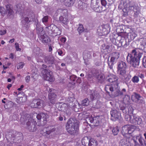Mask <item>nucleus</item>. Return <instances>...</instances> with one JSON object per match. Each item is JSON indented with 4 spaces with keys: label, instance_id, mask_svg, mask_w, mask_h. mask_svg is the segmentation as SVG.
I'll return each mask as SVG.
<instances>
[{
    "label": "nucleus",
    "instance_id": "obj_2",
    "mask_svg": "<svg viewBox=\"0 0 146 146\" xmlns=\"http://www.w3.org/2000/svg\"><path fill=\"white\" fill-rule=\"evenodd\" d=\"M66 129L67 132L70 134H75L78 131V123L77 121L73 118L70 119L66 125Z\"/></svg>",
    "mask_w": 146,
    "mask_h": 146
},
{
    "label": "nucleus",
    "instance_id": "obj_14",
    "mask_svg": "<svg viewBox=\"0 0 146 146\" xmlns=\"http://www.w3.org/2000/svg\"><path fill=\"white\" fill-rule=\"evenodd\" d=\"M111 119L115 121L119 119L121 116L120 114L116 110H112L110 111Z\"/></svg>",
    "mask_w": 146,
    "mask_h": 146
},
{
    "label": "nucleus",
    "instance_id": "obj_48",
    "mask_svg": "<svg viewBox=\"0 0 146 146\" xmlns=\"http://www.w3.org/2000/svg\"><path fill=\"white\" fill-rule=\"evenodd\" d=\"M48 16H45L42 19V21L43 23H45L48 21Z\"/></svg>",
    "mask_w": 146,
    "mask_h": 146
},
{
    "label": "nucleus",
    "instance_id": "obj_29",
    "mask_svg": "<svg viewBox=\"0 0 146 146\" xmlns=\"http://www.w3.org/2000/svg\"><path fill=\"white\" fill-rule=\"evenodd\" d=\"M138 141L140 146H146V142L144 139L141 136L140 137H138Z\"/></svg>",
    "mask_w": 146,
    "mask_h": 146
},
{
    "label": "nucleus",
    "instance_id": "obj_16",
    "mask_svg": "<svg viewBox=\"0 0 146 146\" xmlns=\"http://www.w3.org/2000/svg\"><path fill=\"white\" fill-rule=\"evenodd\" d=\"M142 119L139 116H133V120L131 121V123L135 124L140 125L142 123Z\"/></svg>",
    "mask_w": 146,
    "mask_h": 146
},
{
    "label": "nucleus",
    "instance_id": "obj_52",
    "mask_svg": "<svg viewBox=\"0 0 146 146\" xmlns=\"http://www.w3.org/2000/svg\"><path fill=\"white\" fill-rule=\"evenodd\" d=\"M35 24L36 27V29H38V28L42 27L40 23L38 21H35Z\"/></svg>",
    "mask_w": 146,
    "mask_h": 146
},
{
    "label": "nucleus",
    "instance_id": "obj_62",
    "mask_svg": "<svg viewBox=\"0 0 146 146\" xmlns=\"http://www.w3.org/2000/svg\"><path fill=\"white\" fill-rule=\"evenodd\" d=\"M30 77L29 76H27L25 78V80L26 82H28L30 80Z\"/></svg>",
    "mask_w": 146,
    "mask_h": 146
},
{
    "label": "nucleus",
    "instance_id": "obj_42",
    "mask_svg": "<svg viewBox=\"0 0 146 146\" xmlns=\"http://www.w3.org/2000/svg\"><path fill=\"white\" fill-rule=\"evenodd\" d=\"M119 131V129L118 127H116L113 128L112 132L114 135H116Z\"/></svg>",
    "mask_w": 146,
    "mask_h": 146
},
{
    "label": "nucleus",
    "instance_id": "obj_1",
    "mask_svg": "<svg viewBox=\"0 0 146 146\" xmlns=\"http://www.w3.org/2000/svg\"><path fill=\"white\" fill-rule=\"evenodd\" d=\"M142 54L137 51L136 49L133 50L131 54H129L127 56V60L129 62L132 66L134 68L137 67L139 64V60Z\"/></svg>",
    "mask_w": 146,
    "mask_h": 146
},
{
    "label": "nucleus",
    "instance_id": "obj_8",
    "mask_svg": "<svg viewBox=\"0 0 146 146\" xmlns=\"http://www.w3.org/2000/svg\"><path fill=\"white\" fill-rule=\"evenodd\" d=\"M118 36L115 38H114V35H113V38L111 39L112 42L114 44L117 45L119 42L121 44V46H125L126 44V41L124 37H122L120 34L117 35Z\"/></svg>",
    "mask_w": 146,
    "mask_h": 146
},
{
    "label": "nucleus",
    "instance_id": "obj_44",
    "mask_svg": "<svg viewBox=\"0 0 146 146\" xmlns=\"http://www.w3.org/2000/svg\"><path fill=\"white\" fill-rule=\"evenodd\" d=\"M77 30L80 34L82 33L84 30L83 25L80 24Z\"/></svg>",
    "mask_w": 146,
    "mask_h": 146
},
{
    "label": "nucleus",
    "instance_id": "obj_12",
    "mask_svg": "<svg viewBox=\"0 0 146 146\" xmlns=\"http://www.w3.org/2000/svg\"><path fill=\"white\" fill-rule=\"evenodd\" d=\"M43 101L42 100H35L33 101L31 104V106L32 108H38L43 106Z\"/></svg>",
    "mask_w": 146,
    "mask_h": 146
},
{
    "label": "nucleus",
    "instance_id": "obj_17",
    "mask_svg": "<svg viewBox=\"0 0 146 146\" xmlns=\"http://www.w3.org/2000/svg\"><path fill=\"white\" fill-rule=\"evenodd\" d=\"M6 15L7 17L13 15L14 12L13 8L10 4H7L6 6Z\"/></svg>",
    "mask_w": 146,
    "mask_h": 146
},
{
    "label": "nucleus",
    "instance_id": "obj_64",
    "mask_svg": "<svg viewBox=\"0 0 146 146\" xmlns=\"http://www.w3.org/2000/svg\"><path fill=\"white\" fill-rule=\"evenodd\" d=\"M58 54L59 55L61 56H62V54H63V52H62V51L61 50L59 49L58 50Z\"/></svg>",
    "mask_w": 146,
    "mask_h": 146
},
{
    "label": "nucleus",
    "instance_id": "obj_10",
    "mask_svg": "<svg viewBox=\"0 0 146 146\" xmlns=\"http://www.w3.org/2000/svg\"><path fill=\"white\" fill-rule=\"evenodd\" d=\"M56 129L53 126H48L47 127L44 128L41 131V133L44 136H47L54 132Z\"/></svg>",
    "mask_w": 146,
    "mask_h": 146
},
{
    "label": "nucleus",
    "instance_id": "obj_20",
    "mask_svg": "<svg viewBox=\"0 0 146 146\" xmlns=\"http://www.w3.org/2000/svg\"><path fill=\"white\" fill-rule=\"evenodd\" d=\"M39 38L42 42L44 44H47L50 41V40L49 37L45 34L41 36Z\"/></svg>",
    "mask_w": 146,
    "mask_h": 146
},
{
    "label": "nucleus",
    "instance_id": "obj_13",
    "mask_svg": "<svg viewBox=\"0 0 146 146\" xmlns=\"http://www.w3.org/2000/svg\"><path fill=\"white\" fill-rule=\"evenodd\" d=\"M99 117L97 116L92 117V116L86 118V121H89L91 123L93 124V125L96 126H98L99 123Z\"/></svg>",
    "mask_w": 146,
    "mask_h": 146
},
{
    "label": "nucleus",
    "instance_id": "obj_53",
    "mask_svg": "<svg viewBox=\"0 0 146 146\" xmlns=\"http://www.w3.org/2000/svg\"><path fill=\"white\" fill-rule=\"evenodd\" d=\"M137 7L135 6H129V8L130 10H133L134 11V10H137Z\"/></svg>",
    "mask_w": 146,
    "mask_h": 146
},
{
    "label": "nucleus",
    "instance_id": "obj_11",
    "mask_svg": "<svg viewBox=\"0 0 146 146\" xmlns=\"http://www.w3.org/2000/svg\"><path fill=\"white\" fill-rule=\"evenodd\" d=\"M120 54L118 52H114L112 53V56L111 58V61L108 62L109 68L110 69L113 68V62L117 60L120 56Z\"/></svg>",
    "mask_w": 146,
    "mask_h": 146
},
{
    "label": "nucleus",
    "instance_id": "obj_51",
    "mask_svg": "<svg viewBox=\"0 0 146 146\" xmlns=\"http://www.w3.org/2000/svg\"><path fill=\"white\" fill-rule=\"evenodd\" d=\"M120 96L121 95H124L125 96L127 94V92L125 88L122 89L121 91H120Z\"/></svg>",
    "mask_w": 146,
    "mask_h": 146
},
{
    "label": "nucleus",
    "instance_id": "obj_46",
    "mask_svg": "<svg viewBox=\"0 0 146 146\" xmlns=\"http://www.w3.org/2000/svg\"><path fill=\"white\" fill-rule=\"evenodd\" d=\"M68 105L65 104H62L61 106V110L63 111H66L68 109Z\"/></svg>",
    "mask_w": 146,
    "mask_h": 146
},
{
    "label": "nucleus",
    "instance_id": "obj_27",
    "mask_svg": "<svg viewBox=\"0 0 146 146\" xmlns=\"http://www.w3.org/2000/svg\"><path fill=\"white\" fill-rule=\"evenodd\" d=\"M98 143L97 141L94 138H91L88 143L89 146H97Z\"/></svg>",
    "mask_w": 146,
    "mask_h": 146
},
{
    "label": "nucleus",
    "instance_id": "obj_50",
    "mask_svg": "<svg viewBox=\"0 0 146 146\" xmlns=\"http://www.w3.org/2000/svg\"><path fill=\"white\" fill-rule=\"evenodd\" d=\"M138 8H137V10H134V16L136 17H138V15L139 13V10H137Z\"/></svg>",
    "mask_w": 146,
    "mask_h": 146
},
{
    "label": "nucleus",
    "instance_id": "obj_28",
    "mask_svg": "<svg viewBox=\"0 0 146 146\" xmlns=\"http://www.w3.org/2000/svg\"><path fill=\"white\" fill-rule=\"evenodd\" d=\"M127 67L126 63L122 61L118 63V69H126Z\"/></svg>",
    "mask_w": 146,
    "mask_h": 146
},
{
    "label": "nucleus",
    "instance_id": "obj_25",
    "mask_svg": "<svg viewBox=\"0 0 146 146\" xmlns=\"http://www.w3.org/2000/svg\"><path fill=\"white\" fill-rule=\"evenodd\" d=\"M109 48L110 46L108 45H103L101 48V51L102 53L105 54H107L110 52Z\"/></svg>",
    "mask_w": 146,
    "mask_h": 146
},
{
    "label": "nucleus",
    "instance_id": "obj_59",
    "mask_svg": "<svg viewBox=\"0 0 146 146\" xmlns=\"http://www.w3.org/2000/svg\"><path fill=\"white\" fill-rule=\"evenodd\" d=\"M39 48L38 47H35L33 49V52L36 54H38L39 52Z\"/></svg>",
    "mask_w": 146,
    "mask_h": 146
},
{
    "label": "nucleus",
    "instance_id": "obj_9",
    "mask_svg": "<svg viewBox=\"0 0 146 146\" xmlns=\"http://www.w3.org/2000/svg\"><path fill=\"white\" fill-rule=\"evenodd\" d=\"M25 128L30 132L35 131L36 129V122L31 118L29 119L26 123Z\"/></svg>",
    "mask_w": 146,
    "mask_h": 146
},
{
    "label": "nucleus",
    "instance_id": "obj_40",
    "mask_svg": "<svg viewBox=\"0 0 146 146\" xmlns=\"http://www.w3.org/2000/svg\"><path fill=\"white\" fill-rule=\"evenodd\" d=\"M64 3L65 5L68 7L71 6L74 3L71 2V0H64Z\"/></svg>",
    "mask_w": 146,
    "mask_h": 146
},
{
    "label": "nucleus",
    "instance_id": "obj_23",
    "mask_svg": "<svg viewBox=\"0 0 146 146\" xmlns=\"http://www.w3.org/2000/svg\"><path fill=\"white\" fill-rule=\"evenodd\" d=\"M92 54V52L88 51H85L83 52V58L85 62H86V61L91 58Z\"/></svg>",
    "mask_w": 146,
    "mask_h": 146
},
{
    "label": "nucleus",
    "instance_id": "obj_32",
    "mask_svg": "<svg viewBox=\"0 0 146 146\" xmlns=\"http://www.w3.org/2000/svg\"><path fill=\"white\" fill-rule=\"evenodd\" d=\"M141 135H137L133 137V140L135 143V146H139V144L137 141H138V137L139 138L141 136Z\"/></svg>",
    "mask_w": 146,
    "mask_h": 146
},
{
    "label": "nucleus",
    "instance_id": "obj_43",
    "mask_svg": "<svg viewBox=\"0 0 146 146\" xmlns=\"http://www.w3.org/2000/svg\"><path fill=\"white\" fill-rule=\"evenodd\" d=\"M131 80L134 83H137L139 81L138 77L136 76L132 78Z\"/></svg>",
    "mask_w": 146,
    "mask_h": 146
},
{
    "label": "nucleus",
    "instance_id": "obj_63",
    "mask_svg": "<svg viewBox=\"0 0 146 146\" xmlns=\"http://www.w3.org/2000/svg\"><path fill=\"white\" fill-rule=\"evenodd\" d=\"M36 118L38 120L42 118L41 113L40 114H38L37 115Z\"/></svg>",
    "mask_w": 146,
    "mask_h": 146
},
{
    "label": "nucleus",
    "instance_id": "obj_19",
    "mask_svg": "<svg viewBox=\"0 0 146 146\" xmlns=\"http://www.w3.org/2000/svg\"><path fill=\"white\" fill-rule=\"evenodd\" d=\"M118 79V77L115 75L111 74L108 76V82H114V85L118 84L117 81Z\"/></svg>",
    "mask_w": 146,
    "mask_h": 146
},
{
    "label": "nucleus",
    "instance_id": "obj_30",
    "mask_svg": "<svg viewBox=\"0 0 146 146\" xmlns=\"http://www.w3.org/2000/svg\"><path fill=\"white\" fill-rule=\"evenodd\" d=\"M90 139L89 140L88 138L87 137H84L82 140V144L85 146H87L88 145V143L89 142Z\"/></svg>",
    "mask_w": 146,
    "mask_h": 146
},
{
    "label": "nucleus",
    "instance_id": "obj_4",
    "mask_svg": "<svg viewBox=\"0 0 146 146\" xmlns=\"http://www.w3.org/2000/svg\"><path fill=\"white\" fill-rule=\"evenodd\" d=\"M135 126L132 125H127L122 127L121 133L125 137H129L131 134L134 130Z\"/></svg>",
    "mask_w": 146,
    "mask_h": 146
},
{
    "label": "nucleus",
    "instance_id": "obj_26",
    "mask_svg": "<svg viewBox=\"0 0 146 146\" xmlns=\"http://www.w3.org/2000/svg\"><path fill=\"white\" fill-rule=\"evenodd\" d=\"M91 93V94L90 95V98L92 100L95 99L99 97V94L97 91L96 90H92Z\"/></svg>",
    "mask_w": 146,
    "mask_h": 146
},
{
    "label": "nucleus",
    "instance_id": "obj_55",
    "mask_svg": "<svg viewBox=\"0 0 146 146\" xmlns=\"http://www.w3.org/2000/svg\"><path fill=\"white\" fill-rule=\"evenodd\" d=\"M137 34L134 32H132L131 33L130 36L131 37V39H133L135 37L137 36Z\"/></svg>",
    "mask_w": 146,
    "mask_h": 146
},
{
    "label": "nucleus",
    "instance_id": "obj_6",
    "mask_svg": "<svg viewBox=\"0 0 146 146\" xmlns=\"http://www.w3.org/2000/svg\"><path fill=\"white\" fill-rule=\"evenodd\" d=\"M97 32L100 36H105L109 33L110 29L107 25H102L98 27Z\"/></svg>",
    "mask_w": 146,
    "mask_h": 146
},
{
    "label": "nucleus",
    "instance_id": "obj_15",
    "mask_svg": "<svg viewBox=\"0 0 146 146\" xmlns=\"http://www.w3.org/2000/svg\"><path fill=\"white\" fill-rule=\"evenodd\" d=\"M91 5L92 8L96 12H100L101 11L100 9V7L98 5V3L94 0H91Z\"/></svg>",
    "mask_w": 146,
    "mask_h": 146
},
{
    "label": "nucleus",
    "instance_id": "obj_18",
    "mask_svg": "<svg viewBox=\"0 0 146 146\" xmlns=\"http://www.w3.org/2000/svg\"><path fill=\"white\" fill-rule=\"evenodd\" d=\"M57 96L56 94L52 93H50L48 94V99L51 104H55L56 101Z\"/></svg>",
    "mask_w": 146,
    "mask_h": 146
},
{
    "label": "nucleus",
    "instance_id": "obj_31",
    "mask_svg": "<svg viewBox=\"0 0 146 146\" xmlns=\"http://www.w3.org/2000/svg\"><path fill=\"white\" fill-rule=\"evenodd\" d=\"M129 141L127 139H123L121 140L119 142L120 146H128Z\"/></svg>",
    "mask_w": 146,
    "mask_h": 146
},
{
    "label": "nucleus",
    "instance_id": "obj_49",
    "mask_svg": "<svg viewBox=\"0 0 146 146\" xmlns=\"http://www.w3.org/2000/svg\"><path fill=\"white\" fill-rule=\"evenodd\" d=\"M143 65L144 67L146 68V56H144L143 58Z\"/></svg>",
    "mask_w": 146,
    "mask_h": 146
},
{
    "label": "nucleus",
    "instance_id": "obj_38",
    "mask_svg": "<svg viewBox=\"0 0 146 146\" xmlns=\"http://www.w3.org/2000/svg\"><path fill=\"white\" fill-rule=\"evenodd\" d=\"M90 101L88 98H86L82 101L81 104L82 106H88Z\"/></svg>",
    "mask_w": 146,
    "mask_h": 146
},
{
    "label": "nucleus",
    "instance_id": "obj_21",
    "mask_svg": "<svg viewBox=\"0 0 146 146\" xmlns=\"http://www.w3.org/2000/svg\"><path fill=\"white\" fill-rule=\"evenodd\" d=\"M44 60L47 64H53L54 62V58L52 56H49L46 57L44 59Z\"/></svg>",
    "mask_w": 146,
    "mask_h": 146
},
{
    "label": "nucleus",
    "instance_id": "obj_54",
    "mask_svg": "<svg viewBox=\"0 0 146 146\" xmlns=\"http://www.w3.org/2000/svg\"><path fill=\"white\" fill-rule=\"evenodd\" d=\"M42 118H44L45 119H47L48 117V115L46 113H41Z\"/></svg>",
    "mask_w": 146,
    "mask_h": 146
},
{
    "label": "nucleus",
    "instance_id": "obj_34",
    "mask_svg": "<svg viewBox=\"0 0 146 146\" xmlns=\"http://www.w3.org/2000/svg\"><path fill=\"white\" fill-rule=\"evenodd\" d=\"M118 73L120 75L125 77L126 75L125 69H118Z\"/></svg>",
    "mask_w": 146,
    "mask_h": 146
},
{
    "label": "nucleus",
    "instance_id": "obj_35",
    "mask_svg": "<svg viewBox=\"0 0 146 146\" xmlns=\"http://www.w3.org/2000/svg\"><path fill=\"white\" fill-rule=\"evenodd\" d=\"M135 98L137 100V102L141 98H142V97L140 95L136 93H134V94L131 97V99L133 101L134 100V98Z\"/></svg>",
    "mask_w": 146,
    "mask_h": 146
},
{
    "label": "nucleus",
    "instance_id": "obj_61",
    "mask_svg": "<svg viewBox=\"0 0 146 146\" xmlns=\"http://www.w3.org/2000/svg\"><path fill=\"white\" fill-rule=\"evenodd\" d=\"M137 102L139 104H143L145 103V102L143 100V98H141L139 100L137 101Z\"/></svg>",
    "mask_w": 146,
    "mask_h": 146
},
{
    "label": "nucleus",
    "instance_id": "obj_33",
    "mask_svg": "<svg viewBox=\"0 0 146 146\" xmlns=\"http://www.w3.org/2000/svg\"><path fill=\"white\" fill-rule=\"evenodd\" d=\"M36 30L38 38L45 34L42 27L39 28L38 29H36Z\"/></svg>",
    "mask_w": 146,
    "mask_h": 146
},
{
    "label": "nucleus",
    "instance_id": "obj_22",
    "mask_svg": "<svg viewBox=\"0 0 146 146\" xmlns=\"http://www.w3.org/2000/svg\"><path fill=\"white\" fill-rule=\"evenodd\" d=\"M56 13L64 17H67L68 16V11L66 9H59L57 10Z\"/></svg>",
    "mask_w": 146,
    "mask_h": 146
},
{
    "label": "nucleus",
    "instance_id": "obj_56",
    "mask_svg": "<svg viewBox=\"0 0 146 146\" xmlns=\"http://www.w3.org/2000/svg\"><path fill=\"white\" fill-rule=\"evenodd\" d=\"M15 48L16 49V50L17 51H20L21 50V49L19 48V44L18 43H15Z\"/></svg>",
    "mask_w": 146,
    "mask_h": 146
},
{
    "label": "nucleus",
    "instance_id": "obj_37",
    "mask_svg": "<svg viewBox=\"0 0 146 146\" xmlns=\"http://www.w3.org/2000/svg\"><path fill=\"white\" fill-rule=\"evenodd\" d=\"M28 17L30 19L29 21H33L35 19V15L33 11L30 12L28 14Z\"/></svg>",
    "mask_w": 146,
    "mask_h": 146
},
{
    "label": "nucleus",
    "instance_id": "obj_45",
    "mask_svg": "<svg viewBox=\"0 0 146 146\" xmlns=\"http://www.w3.org/2000/svg\"><path fill=\"white\" fill-rule=\"evenodd\" d=\"M140 45L145 48L144 46L146 45V40L144 38H141L140 40Z\"/></svg>",
    "mask_w": 146,
    "mask_h": 146
},
{
    "label": "nucleus",
    "instance_id": "obj_3",
    "mask_svg": "<svg viewBox=\"0 0 146 146\" xmlns=\"http://www.w3.org/2000/svg\"><path fill=\"white\" fill-rule=\"evenodd\" d=\"M105 89L106 91L109 90L111 92V95L114 97L120 96V91L118 86V84L116 85H112L111 86L107 85L105 87Z\"/></svg>",
    "mask_w": 146,
    "mask_h": 146
},
{
    "label": "nucleus",
    "instance_id": "obj_47",
    "mask_svg": "<svg viewBox=\"0 0 146 146\" xmlns=\"http://www.w3.org/2000/svg\"><path fill=\"white\" fill-rule=\"evenodd\" d=\"M25 65V63L23 62H19L18 64V65L17 66V69H19L20 68H22L24 65Z\"/></svg>",
    "mask_w": 146,
    "mask_h": 146
},
{
    "label": "nucleus",
    "instance_id": "obj_36",
    "mask_svg": "<svg viewBox=\"0 0 146 146\" xmlns=\"http://www.w3.org/2000/svg\"><path fill=\"white\" fill-rule=\"evenodd\" d=\"M98 81L100 83H102L105 79V76L103 74L98 75L96 77Z\"/></svg>",
    "mask_w": 146,
    "mask_h": 146
},
{
    "label": "nucleus",
    "instance_id": "obj_58",
    "mask_svg": "<svg viewBox=\"0 0 146 146\" xmlns=\"http://www.w3.org/2000/svg\"><path fill=\"white\" fill-rule=\"evenodd\" d=\"M101 3L103 6L106 7L107 4V2L105 0H101Z\"/></svg>",
    "mask_w": 146,
    "mask_h": 146
},
{
    "label": "nucleus",
    "instance_id": "obj_5",
    "mask_svg": "<svg viewBox=\"0 0 146 146\" xmlns=\"http://www.w3.org/2000/svg\"><path fill=\"white\" fill-rule=\"evenodd\" d=\"M42 72L43 74V77L45 80L50 82L54 81V78L52 72L50 70L47 69H42Z\"/></svg>",
    "mask_w": 146,
    "mask_h": 146
},
{
    "label": "nucleus",
    "instance_id": "obj_57",
    "mask_svg": "<svg viewBox=\"0 0 146 146\" xmlns=\"http://www.w3.org/2000/svg\"><path fill=\"white\" fill-rule=\"evenodd\" d=\"M76 77H77L76 76L73 75L70 76V79L71 80L74 81L76 79Z\"/></svg>",
    "mask_w": 146,
    "mask_h": 146
},
{
    "label": "nucleus",
    "instance_id": "obj_24",
    "mask_svg": "<svg viewBox=\"0 0 146 146\" xmlns=\"http://www.w3.org/2000/svg\"><path fill=\"white\" fill-rule=\"evenodd\" d=\"M59 21L62 24L66 25L69 22V20L68 16L64 17L62 16H60L59 17Z\"/></svg>",
    "mask_w": 146,
    "mask_h": 146
},
{
    "label": "nucleus",
    "instance_id": "obj_60",
    "mask_svg": "<svg viewBox=\"0 0 146 146\" xmlns=\"http://www.w3.org/2000/svg\"><path fill=\"white\" fill-rule=\"evenodd\" d=\"M6 33V30H1L0 31V35H3Z\"/></svg>",
    "mask_w": 146,
    "mask_h": 146
},
{
    "label": "nucleus",
    "instance_id": "obj_7",
    "mask_svg": "<svg viewBox=\"0 0 146 146\" xmlns=\"http://www.w3.org/2000/svg\"><path fill=\"white\" fill-rule=\"evenodd\" d=\"M45 30L48 32L49 35H51L52 34H56V35H59L60 31L58 28L54 25H51L50 26L45 27Z\"/></svg>",
    "mask_w": 146,
    "mask_h": 146
},
{
    "label": "nucleus",
    "instance_id": "obj_41",
    "mask_svg": "<svg viewBox=\"0 0 146 146\" xmlns=\"http://www.w3.org/2000/svg\"><path fill=\"white\" fill-rule=\"evenodd\" d=\"M125 119L127 121L131 123V121L133 120V116H131L129 115H126L125 116Z\"/></svg>",
    "mask_w": 146,
    "mask_h": 146
},
{
    "label": "nucleus",
    "instance_id": "obj_39",
    "mask_svg": "<svg viewBox=\"0 0 146 146\" xmlns=\"http://www.w3.org/2000/svg\"><path fill=\"white\" fill-rule=\"evenodd\" d=\"M0 13L2 16L3 17L6 15V10L4 7L0 6Z\"/></svg>",
    "mask_w": 146,
    "mask_h": 146
}]
</instances>
